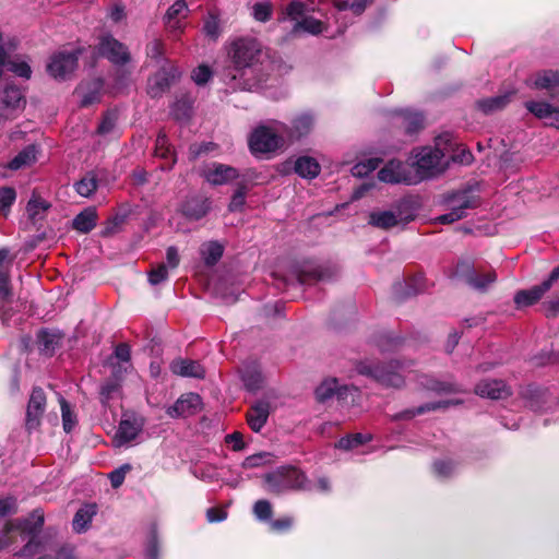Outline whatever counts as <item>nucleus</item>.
I'll return each instance as SVG.
<instances>
[{"label": "nucleus", "instance_id": "17", "mask_svg": "<svg viewBox=\"0 0 559 559\" xmlns=\"http://www.w3.org/2000/svg\"><path fill=\"white\" fill-rule=\"evenodd\" d=\"M526 109L546 124L559 129V108L546 102H527Z\"/></svg>", "mask_w": 559, "mask_h": 559}, {"label": "nucleus", "instance_id": "5", "mask_svg": "<svg viewBox=\"0 0 559 559\" xmlns=\"http://www.w3.org/2000/svg\"><path fill=\"white\" fill-rule=\"evenodd\" d=\"M400 368V364L396 361L379 365L365 360L357 365L358 373L370 377L384 386L392 388H401L404 384V374L397 370Z\"/></svg>", "mask_w": 559, "mask_h": 559}, {"label": "nucleus", "instance_id": "10", "mask_svg": "<svg viewBox=\"0 0 559 559\" xmlns=\"http://www.w3.org/2000/svg\"><path fill=\"white\" fill-rule=\"evenodd\" d=\"M559 280V264L550 272L547 280L526 290H520L514 296L518 307H527L537 302Z\"/></svg>", "mask_w": 559, "mask_h": 559}, {"label": "nucleus", "instance_id": "48", "mask_svg": "<svg viewBox=\"0 0 559 559\" xmlns=\"http://www.w3.org/2000/svg\"><path fill=\"white\" fill-rule=\"evenodd\" d=\"M242 381L248 390L255 391L262 383V376L257 369L247 368L242 371Z\"/></svg>", "mask_w": 559, "mask_h": 559}, {"label": "nucleus", "instance_id": "47", "mask_svg": "<svg viewBox=\"0 0 559 559\" xmlns=\"http://www.w3.org/2000/svg\"><path fill=\"white\" fill-rule=\"evenodd\" d=\"M456 469L457 465L451 460H438L433 463V472L439 478H449Z\"/></svg>", "mask_w": 559, "mask_h": 559}, {"label": "nucleus", "instance_id": "51", "mask_svg": "<svg viewBox=\"0 0 559 559\" xmlns=\"http://www.w3.org/2000/svg\"><path fill=\"white\" fill-rule=\"evenodd\" d=\"M148 283L156 286L168 278V269L165 264H159L153 267L148 273Z\"/></svg>", "mask_w": 559, "mask_h": 559}, {"label": "nucleus", "instance_id": "40", "mask_svg": "<svg viewBox=\"0 0 559 559\" xmlns=\"http://www.w3.org/2000/svg\"><path fill=\"white\" fill-rule=\"evenodd\" d=\"M49 209V203L40 198L33 197L26 206L29 219L34 223L43 219L45 212Z\"/></svg>", "mask_w": 559, "mask_h": 559}, {"label": "nucleus", "instance_id": "55", "mask_svg": "<svg viewBox=\"0 0 559 559\" xmlns=\"http://www.w3.org/2000/svg\"><path fill=\"white\" fill-rule=\"evenodd\" d=\"M120 384L116 380H110L104 383L100 388L102 403L107 404L115 394L119 392Z\"/></svg>", "mask_w": 559, "mask_h": 559}, {"label": "nucleus", "instance_id": "45", "mask_svg": "<svg viewBox=\"0 0 559 559\" xmlns=\"http://www.w3.org/2000/svg\"><path fill=\"white\" fill-rule=\"evenodd\" d=\"M380 163V158H369L367 160L357 163L352 168V175L359 178L366 177L374 169H377Z\"/></svg>", "mask_w": 559, "mask_h": 559}, {"label": "nucleus", "instance_id": "19", "mask_svg": "<svg viewBox=\"0 0 559 559\" xmlns=\"http://www.w3.org/2000/svg\"><path fill=\"white\" fill-rule=\"evenodd\" d=\"M475 392L491 400L504 399L511 394L510 388L502 380H483L476 385Z\"/></svg>", "mask_w": 559, "mask_h": 559}, {"label": "nucleus", "instance_id": "63", "mask_svg": "<svg viewBox=\"0 0 559 559\" xmlns=\"http://www.w3.org/2000/svg\"><path fill=\"white\" fill-rule=\"evenodd\" d=\"M226 443L233 444L234 451H241L245 449L246 443L243 442V436L239 431H235L225 437Z\"/></svg>", "mask_w": 559, "mask_h": 559}, {"label": "nucleus", "instance_id": "61", "mask_svg": "<svg viewBox=\"0 0 559 559\" xmlns=\"http://www.w3.org/2000/svg\"><path fill=\"white\" fill-rule=\"evenodd\" d=\"M16 511V500L13 497L0 499V519Z\"/></svg>", "mask_w": 559, "mask_h": 559}, {"label": "nucleus", "instance_id": "52", "mask_svg": "<svg viewBox=\"0 0 559 559\" xmlns=\"http://www.w3.org/2000/svg\"><path fill=\"white\" fill-rule=\"evenodd\" d=\"M253 513L260 521H267L272 516V506L267 500H258L253 506Z\"/></svg>", "mask_w": 559, "mask_h": 559}, {"label": "nucleus", "instance_id": "14", "mask_svg": "<svg viewBox=\"0 0 559 559\" xmlns=\"http://www.w3.org/2000/svg\"><path fill=\"white\" fill-rule=\"evenodd\" d=\"M46 409V395L43 389L34 388L26 409V427L28 429L36 428Z\"/></svg>", "mask_w": 559, "mask_h": 559}, {"label": "nucleus", "instance_id": "21", "mask_svg": "<svg viewBox=\"0 0 559 559\" xmlns=\"http://www.w3.org/2000/svg\"><path fill=\"white\" fill-rule=\"evenodd\" d=\"M314 126V118L309 112H302L296 116L292 121V127L285 129L284 133L287 134L289 140H299L308 135Z\"/></svg>", "mask_w": 559, "mask_h": 559}, {"label": "nucleus", "instance_id": "9", "mask_svg": "<svg viewBox=\"0 0 559 559\" xmlns=\"http://www.w3.org/2000/svg\"><path fill=\"white\" fill-rule=\"evenodd\" d=\"M260 52V45L254 39L240 38L235 40L229 49V56L237 69L249 68L257 55Z\"/></svg>", "mask_w": 559, "mask_h": 559}, {"label": "nucleus", "instance_id": "56", "mask_svg": "<svg viewBox=\"0 0 559 559\" xmlns=\"http://www.w3.org/2000/svg\"><path fill=\"white\" fill-rule=\"evenodd\" d=\"M129 471H131V465L124 464L109 474V479L112 488H118L122 485L126 478V474Z\"/></svg>", "mask_w": 559, "mask_h": 559}, {"label": "nucleus", "instance_id": "32", "mask_svg": "<svg viewBox=\"0 0 559 559\" xmlns=\"http://www.w3.org/2000/svg\"><path fill=\"white\" fill-rule=\"evenodd\" d=\"M224 253V247L218 241H207L201 245L200 255L207 266L215 265Z\"/></svg>", "mask_w": 559, "mask_h": 559}, {"label": "nucleus", "instance_id": "53", "mask_svg": "<svg viewBox=\"0 0 559 559\" xmlns=\"http://www.w3.org/2000/svg\"><path fill=\"white\" fill-rule=\"evenodd\" d=\"M270 457L271 454L266 452L255 453L253 455L247 456L241 465L243 468L259 467L269 462Z\"/></svg>", "mask_w": 559, "mask_h": 559}, {"label": "nucleus", "instance_id": "2", "mask_svg": "<svg viewBox=\"0 0 559 559\" xmlns=\"http://www.w3.org/2000/svg\"><path fill=\"white\" fill-rule=\"evenodd\" d=\"M452 147V136L449 133L436 139L435 147H423L415 155V164L420 179L433 176L441 170V159Z\"/></svg>", "mask_w": 559, "mask_h": 559}, {"label": "nucleus", "instance_id": "30", "mask_svg": "<svg viewBox=\"0 0 559 559\" xmlns=\"http://www.w3.org/2000/svg\"><path fill=\"white\" fill-rule=\"evenodd\" d=\"M96 513L97 507L94 503L85 504L80 508L73 518V530L76 533L85 532Z\"/></svg>", "mask_w": 559, "mask_h": 559}, {"label": "nucleus", "instance_id": "28", "mask_svg": "<svg viewBox=\"0 0 559 559\" xmlns=\"http://www.w3.org/2000/svg\"><path fill=\"white\" fill-rule=\"evenodd\" d=\"M12 300V290L10 286V278L7 272H0V318L5 323L11 314L8 305Z\"/></svg>", "mask_w": 559, "mask_h": 559}, {"label": "nucleus", "instance_id": "24", "mask_svg": "<svg viewBox=\"0 0 559 559\" xmlns=\"http://www.w3.org/2000/svg\"><path fill=\"white\" fill-rule=\"evenodd\" d=\"M102 88L103 81L100 79L82 82L75 90L81 106H88L98 102Z\"/></svg>", "mask_w": 559, "mask_h": 559}, {"label": "nucleus", "instance_id": "35", "mask_svg": "<svg viewBox=\"0 0 559 559\" xmlns=\"http://www.w3.org/2000/svg\"><path fill=\"white\" fill-rule=\"evenodd\" d=\"M295 171L302 178L312 179L320 173L319 163L309 156H302L295 162Z\"/></svg>", "mask_w": 559, "mask_h": 559}, {"label": "nucleus", "instance_id": "31", "mask_svg": "<svg viewBox=\"0 0 559 559\" xmlns=\"http://www.w3.org/2000/svg\"><path fill=\"white\" fill-rule=\"evenodd\" d=\"M97 223V212L95 207H87L79 213L73 219V228L80 233L91 231Z\"/></svg>", "mask_w": 559, "mask_h": 559}, {"label": "nucleus", "instance_id": "57", "mask_svg": "<svg viewBox=\"0 0 559 559\" xmlns=\"http://www.w3.org/2000/svg\"><path fill=\"white\" fill-rule=\"evenodd\" d=\"M116 120H117L116 114L107 112L98 126V129H97L98 133L103 134V135L111 133L116 127Z\"/></svg>", "mask_w": 559, "mask_h": 559}, {"label": "nucleus", "instance_id": "44", "mask_svg": "<svg viewBox=\"0 0 559 559\" xmlns=\"http://www.w3.org/2000/svg\"><path fill=\"white\" fill-rule=\"evenodd\" d=\"M62 427L67 433H70L76 425V416L71 411L69 403L60 397Z\"/></svg>", "mask_w": 559, "mask_h": 559}, {"label": "nucleus", "instance_id": "15", "mask_svg": "<svg viewBox=\"0 0 559 559\" xmlns=\"http://www.w3.org/2000/svg\"><path fill=\"white\" fill-rule=\"evenodd\" d=\"M178 75L179 73L175 68H170L169 70L162 69L148 79L147 94L152 98L160 97L164 93L168 91L171 83Z\"/></svg>", "mask_w": 559, "mask_h": 559}, {"label": "nucleus", "instance_id": "4", "mask_svg": "<svg viewBox=\"0 0 559 559\" xmlns=\"http://www.w3.org/2000/svg\"><path fill=\"white\" fill-rule=\"evenodd\" d=\"M266 489L273 493L287 490H310L311 486L306 475L294 466H282L264 477Z\"/></svg>", "mask_w": 559, "mask_h": 559}, {"label": "nucleus", "instance_id": "41", "mask_svg": "<svg viewBox=\"0 0 559 559\" xmlns=\"http://www.w3.org/2000/svg\"><path fill=\"white\" fill-rule=\"evenodd\" d=\"M307 10V5L304 2L299 0H293L287 4L282 21H290L294 23L301 21L305 17Z\"/></svg>", "mask_w": 559, "mask_h": 559}, {"label": "nucleus", "instance_id": "39", "mask_svg": "<svg viewBox=\"0 0 559 559\" xmlns=\"http://www.w3.org/2000/svg\"><path fill=\"white\" fill-rule=\"evenodd\" d=\"M211 202L207 199L193 200L185 206V213L192 219H200L210 211Z\"/></svg>", "mask_w": 559, "mask_h": 559}, {"label": "nucleus", "instance_id": "60", "mask_svg": "<svg viewBox=\"0 0 559 559\" xmlns=\"http://www.w3.org/2000/svg\"><path fill=\"white\" fill-rule=\"evenodd\" d=\"M146 55L151 59H159L164 55V43L159 39H154L146 46Z\"/></svg>", "mask_w": 559, "mask_h": 559}, {"label": "nucleus", "instance_id": "20", "mask_svg": "<svg viewBox=\"0 0 559 559\" xmlns=\"http://www.w3.org/2000/svg\"><path fill=\"white\" fill-rule=\"evenodd\" d=\"M142 428L143 424L136 419H122L119 424L114 442L117 447L128 444L139 436Z\"/></svg>", "mask_w": 559, "mask_h": 559}, {"label": "nucleus", "instance_id": "27", "mask_svg": "<svg viewBox=\"0 0 559 559\" xmlns=\"http://www.w3.org/2000/svg\"><path fill=\"white\" fill-rule=\"evenodd\" d=\"M325 29L323 22L312 16H305L301 21H297L293 24V27L288 32L289 37H296L301 33H308L311 35H319Z\"/></svg>", "mask_w": 559, "mask_h": 559}, {"label": "nucleus", "instance_id": "11", "mask_svg": "<svg viewBox=\"0 0 559 559\" xmlns=\"http://www.w3.org/2000/svg\"><path fill=\"white\" fill-rule=\"evenodd\" d=\"M455 274L463 277L469 286L478 290H485L497 278L492 271L479 275L473 263L467 260L457 263Z\"/></svg>", "mask_w": 559, "mask_h": 559}, {"label": "nucleus", "instance_id": "62", "mask_svg": "<svg viewBox=\"0 0 559 559\" xmlns=\"http://www.w3.org/2000/svg\"><path fill=\"white\" fill-rule=\"evenodd\" d=\"M123 222H124V216L116 215L115 217H112L111 219H109L107 222V225L103 230V235L104 236L114 235L115 233H117L119 230V228L123 224Z\"/></svg>", "mask_w": 559, "mask_h": 559}, {"label": "nucleus", "instance_id": "23", "mask_svg": "<svg viewBox=\"0 0 559 559\" xmlns=\"http://www.w3.org/2000/svg\"><path fill=\"white\" fill-rule=\"evenodd\" d=\"M270 403L266 401H258L247 413V421L249 427L259 432L265 425L270 415Z\"/></svg>", "mask_w": 559, "mask_h": 559}, {"label": "nucleus", "instance_id": "33", "mask_svg": "<svg viewBox=\"0 0 559 559\" xmlns=\"http://www.w3.org/2000/svg\"><path fill=\"white\" fill-rule=\"evenodd\" d=\"M401 222V218L399 215H396L392 211H378V212H371L369 214V221L368 223L371 226H374L377 228L381 229H389L394 226H396Z\"/></svg>", "mask_w": 559, "mask_h": 559}, {"label": "nucleus", "instance_id": "46", "mask_svg": "<svg viewBox=\"0 0 559 559\" xmlns=\"http://www.w3.org/2000/svg\"><path fill=\"white\" fill-rule=\"evenodd\" d=\"M155 154L156 156H159L165 159H171L173 164L175 163V152L171 148L170 144L168 143V139L166 134L159 133L156 139L155 144Z\"/></svg>", "mask_w": 559, "mask_h": 559}, {"label": "nucleus", "instance_id": "58", "mask_svg": "<svg viewBox=\"0 0 559 559\" xmlns=\"http://www.w3.org/2000/svg\"><path fill=\"white\" fill-rule=\"evenodd\" d=\"M211 76H212L211 69L204 64L199 66L197 69H194L192 72V75H191L192 80L198 85H203V84L207 83L209 80L211 79Z\"/></svg>", "mask_w": 559, "mask_h": 559}, {"label": "nucleus", "instance_id": "7", "mask_svg": "<svg viewBox=\"0 0 559 559\" xmlns=\"http://www.w3.org/2000/svg\"><path fill=\"white\" fill-rule=\"evenodd\" d=\"M81 50L59 51L51 56L47 72L56 80H67L78 68L79 55Z\"/></svg>", "mask_w": 559, "mask_h": 559}, {"label": "nucleus", "instance_id": "12", "mask_svg": "<svg viewBox=\"0 0 559 559\" xmlns=\"http://www.w3.org/2000/svg\"><path fill=\"white\" fill-rule=\"evenodd\" d=\"M190 13L186 0H177L164 15L166 29L174 36L180 35L186 28V20Z\"/></svg>", "mask_w": 559, "mask_h": 559}, {"label": "nucleus", "instance_id": "22", "mask_svg": "<svg viewBox=\"0 0 559 559\" xmlns=\"http://www.w3.org/2000/svg\"><path fill=\"white\" fill-rule=\"evenodd\" d=\"M238 176L236 168L224 164H213L205 170L206 180L215 186L225 185Z\"/></svg>", "mask_w": 559, "mask_h": 559}, {"label": "nucleus", "instance_id": "3", "mask_svg": "<svg viewBox=\"0 0 559 559\" xmlns=\"http://www.w3.org/2000/svg\"><path fill=\"white\" fill-rule=\"evenodd\" d=\"M286 124L272 121L270 124L258 126L250 134L249 147L253 154L272 153L282 148L285 144L283 134Z\"/></svg>", "mask_w": 559, "mask_h": 559}, {"label": "nucleus", "instance_id": "29", "mask_svg": "<svg viewBox=\"0 0 559 559\" xmlns=\"http://www.w3.org/2000/svg\"><path fill=\"white\" fill-rule=\"evenodd\" d=\"M456 402L453 401H442L438 403H427L425 405H421L417 408H408L403 412L396 413L392 416V420H409L414 418L417 415H421L426 412L435 411L438 408H445L450 405L455 404Z\"/></svg>", "mask_w": 559, "mask_h": 559}, {"label": "nucleus", "instance_id": "25", "mask_svg": "<svg viewBox=\"0 0 559 559\" xmlns=\"http://www.w3.org/2000/svg\"><path fill=\"white\" fill-rule=\"evenodd\" d=\"M533 86L547 91L550 96L559 95V72L552 70L538 72L533 81Z\"/></svg>", "mask_w": 559, "mask_h": 559}, {"label": "nucleus", "instance_id": "49", "mask_svg": "<svg viewBox=\"0 0 559 559\" xmlns=\"http://www.w3.org/2000/svg\"><path fill=\"white\" fill-rule=\"evenodd\" d=\"M204 34L213 39L216 40L221 35V23L216 15L210 14L206 20L204 21L203 26Z\"/></svg>", "mask_w": 559, "mask_h": 559}, {"label": "nucleus", "instance_id": "26", "mask_svg": "<svg viewBox=\"0 0 559 559\" xmlns=\"http://www.w3.org/2000/svg\"><path fill=\"white\" fill-rule=\"evenodd\" d=\"M173 373L181 377L203 378L205 374L204 368L191 359H175L170 364Z\"/></svg>", "mask_w": 559, "mask_h": 559}, {"label": "nucleus", "instance_id": "1", "mask_svg": "<svg viewBox=\"0 0 559 559\" xmlns=\"http://www.w3.org/2000/svg\"><path fill=\"white\" fill-rule=\"evenodd\" d=\"M44 524V513L40 510H34L32 514L24 520H15L7 523L0 532V550L12 544V535L19 533L22 539L28 538L26 545L15 556H33L40 550L46 549L38 539L37 534Z\"/></svg>", "mask_w": 559, "mask_h": 559}, {"label": "nucleus", "instance_id": "13", "mask_svg": "<svg viewBox=\"0 0 559 559\" xmlns=\"http://www.w3.org/2000/svg\"><path fill=\"white\" fill-rule=\"evenodd\" d=\"M201 407V397L195 393L181 395L174 405L166 409L171 418L189 417L194 415Z\"/></svg>", "mask_w": 559, "mask_h": 559}, {"label": "nucleus", "instance_id": "38", "mask_svg": "<svg viewBox=\"0 0 559 559\" xmlns=\"http://www.w3.org/2000/svg\"><path fill=\"white\" fill-rule=\"evenodd\" d=\"M511 95V93H507L503 95H497L490 98L481 99L478 102V107L485 114H491L496 110L504 108L509 104Z\"/></svg>", "mask_w": 559, "mask_h": 559}, {"label": "nucleus", "instance_id": "42", "mask_svg": "<svg viewBox=\"0 0 559 559\" xmlns=\"http://www.w3.org/2000/svg\"><path fill=\"white\" fill-rule=\"evenodd\" d=\"M74 189L81 197L90 198L97 189V179L95 175H85L81 180L75 182Z\"/></svg>", "mask_w": 559, "mask_h": 559}, {"label": "nucleus", "instance_id": "43", "mask_svg": "<svg viewBox=\"0 0 559 559\" xmlns=\"http://www.w3.org/2000/svg\"><path fill=\"white\" fill-rule=\"evenodd\" d=\"M370 440H371L370 435L355 433L353 436H347V437L342 438L337 442L336 448L348 451V450L356 449L357 447H359Z\"/></svg>", "mask_w": 559, "mask_h": 559}, {"label": "nucleus", "instance_id": "36", "mask_svg": "<svg viewBox=\"0 0 559 559\" xmlns=\"http://www.w3.org/2000/svg\"><path fill=\"white\" fill-rule=\"evenodd\" d=\"M36 154L37 151L35 145H28L9 162L8 168L11 170H19L28 167L35 163Z\"/></svg>", "mask_w": 559, "mask_h": 559}, {"label": "nucleus", "instance_id": "18", "mask_svg": "<svg viewBox=\"0 0 559 559\" xmlns=\"http://www.w3.org/2000/svg\"><path fill=\"white\" fill-rule=\"evenodd\" d=\"M380 181L385 183H413V181L406 175L405 166L402 162L392 159L382 167L378 173Z\"/></svg>", "mask_w": 559, "mask_h": 559}, {"label": "nucleus", "instance_id": "34", "mask_svg": "<svg viewBox=\"0 0 559 559\" xmlns=\"http://www.w3.org/2000/svg\"><path fill=\"white\" fill-rule=\"evenodd\" d=\"M60 335L57 332L41 330L37 334V345L40 353L50 356L59 345Z\"/></svg>", "mask_w": 559, "mask_h": 559}, {"label": "nucleus", "instance_id": "16", "mask_svg": "<svg viewBox=\"0 0 559 559\" xmlns=\"http://www.w3.org/2000/svg\"><path fill=\"white\" fill-rule=\"evenodd\" d=\"M357 392V389L354 386H347L343 385L341 386L338 384V381L336 379H328L323 381L316 390V396L318 401L324 402L334 395L338 400H345L347 394L353 395Z\"/></svg>", "mask_w": 559, "mask_h": 559}, {"label": "nucleus", "instance_id": "50", "mask_svg": "<svg viewBox=\"0 0 559 559\" xmlns=\"http://www.w3.org/2000/svg\"><path fill=\"white\" fill-rule=\"evenodd\" d=\"M16 199L15 190L11 187L0 188V211L5 213Z\"/></svg>", "mask_w": 559, "mask_h": 559}, {"label": "nucleus", "instance_id": "37", "mask_svg": "<svg viewBox=\"0 0 559 559\" xmlns=\"http://www.w3.org/2000/svg\"><path fill=\"white\" fill-rule=\"evenodd\" d=\"M473 207V202L469 200V198L464 197L457 205H454L450 212L441 215L439 217V221L442 224H451L454 223L465 216V211L467 209Z\"/></svg>", "mask_w": 559, "mask_h": 559}, {"label": "nucleus", "instance_id": "6", "mask_svg": "<svg viewBox=\"0 0 559 559\" xmlns=\"http://www.w3.org/2000/svg\"><path fill=\"white\" fill-rule=\"evenodd\" d=\"M25 106L23 92L17 86L8 84L0 92V123L16 119Z\"/></svg>", "mask_w": 559, "mask_h": 559}, {"label": "nucleus", "instance_id": "54", "mask_svg": "<svg viewBox=\"0 0 559 559\" xmlns=\"http://www.w3.org/2000/svg\"><path fill=\"white\" fill-rule=\"evenodd\" d=\"M272 5L267 2H258L253 5V17L259 22H266L271 19Z\"/></svg>", "mask_w": 559, "mask_h": 559}, {"label": "nucleus", "instance_id": "64", "mask_svg": "<svg viewBox=\"0 0 559 559\" xmlns=\"http://www.w3.org/2000/svg\"><path fill=\"white\" fill-rule=\"evenodd\" d=\"M37 559H75V557L71 547H60L57 549L55 558H51L50 556H41Z\"/></svg>", "mask_w": 559, "mask_h": 559}, {"label": "nucleus", "instance_id": "8", "mask_svg": "<svg viewBox=\"0 0 559 559\" xmlns=\"http://www.w3.org/2000/svg\"><path fill=\"white\" fill-rule=\"evenodd\" d=\"M97 50L102 57L115 66L122 67L131 61L129 48L110 34H105L99 38Z\"/></svg>", "mask_w": 559, "mask_h": 559}, {"label": "nucleus", "instance_id": "59", "mask_svg": "<svg viewBox=\"0 0 559 559\" xmlns=\"http://www.w3.org/2000/svg\"><path fill=\"white\" fill-rule=\"evenodd\" d=\"M406 132L412 134L423 127L424 118L420 114H408L405 117Z\"/></svg>", "mask_w": 559, "mask_h": 559}]
</instances>
